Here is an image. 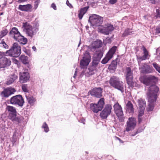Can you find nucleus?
Returning a JSON list of instances; mask_svg holds the SVG:
<instances>
[{
    "label": "nucleus",
    "mask_w": 160,
    "mask_h": 160,
    "mask_svg": "<svg viewBox=\"0 0 160 160\" xmlns=\"http://www.w3.org/2000/svg\"><path fill=\"white\" fill-rule=\"evenodd\" d=\"M156 32L157 34H160V25L156 28Z\"/></svg>",
    "instance_id": "48"
},
{
    "label": "nucleus",
    "mask_w": 160,
    "mask_h": 160,
    "mask_svg": "<svg viewBox=\"0 0 160 160\" xmlns=\"http://www.w3.org/2000/svg\"><path fill=\"white\" fill-rule=\"evenodd\" d=\"M117 0H109V2L111 4H113L116 3Z\"/></svg>",
    "instance_id": "50"
},
{
    "label": "nucleus",
    "mask_w": 160,
    "mask_h": 160,
    "mask_svg": "<svg viewBox=\"0 0 160 160\" xmlns=\"http://www.w3.org/2000/svg\"><path fill=\"white\" fill-rule=\"evenodd\" d=\"M112 109V106L110 104H106L100 114V117L102 119H106L111 113Z\"/></svg>",
    "instance_id": "13"
},
{
    "label": "nucleus",
    "mask_w": 160,
    "mask_h": 160,
    "mask_svg": "<svg viewBox=\"0 0 160 160\" xmlns=\"http://www.w3.org/2000/svg\"><path fill=\"white\" fill-rule=\"evenodd\" d=\"M28 86L27 84H23L22 85V90L25 92H28Z\"/></svg>",
    "instance_id": "40"
},
{
    "label": "nucleus",
    "mask_w": 160,
    "mask_h": 160,
    "mask_svg": "<svg viewBox=\"0 0 160 160\" xmlns=\"http://www.w3.org/2000/svg\"><path fill=\"white\" fill-rule=\"evenodd\" d=\"M145 109H139V111L138 117H142L144 114Z\"/></svg>",
    "instance_id": "45"
},
{
    "label": "nucleus",
    "mask_w": 160,
    "mask_h": 160,
    "mask_svg": "<svg viewBox=\"0 0 160 160\" xmlns=\"http://www.w3.org/2000/svg\"><path fill=\"white\" fill-rule=\"evenodd\" d=\"M26 97L28 103L31 105L33 106L34 104V102L36 101L35 98L32 96L30 97L26 96Z\"/></svg>",
    "instance_id": "31"
},
{
    "label": "nucleus",
    "mask_w": 160,
    "mask_h": 160,
    "mask_svg": "<svg viewBox=\"0 0 160 160\" xmlns=\"http://www.w3.org/2000/svg\"><path fill=\"white\" fill-rule=\"evenodd\" d=\"M32 49L34 51H36V47L34 46H33L32 47Z\"/></svg>",
    "instance_id": "64"
},
{
    "label": "nucleus",
    "mask_w": 160,
    "mask_h": 160,
    "mask_svg": "<svg viewBox=\"0 0 160 160\" xmlns=\"http://www.w3.org/2000/svg\"><path fill=\"white\" fill-rule=\"evenodd\" d=\"M141 73L144 74H149L153 72V69L152 67L146 63H144L139 68Z\"/></svg>",
    "instance_id": "16"
},
{
    "label": "nucleus",
    "mask_w": 160,
    "mask_h": 160,
    "mask_svg": "<svg viewBox=\"0 0 160 160\" xmlns=\"http://www.w3.org/2000/svg\"><path fill=\"white\" fill-rule=\"evenodd\" d=\"M42 128L44 129V131L46 132H48L49 131V128L48 125L45 122L43 123Z\"/></svg>",
    "instance_id": "38"
},
{
    "label": "nucleus",
    "mask_w": 160,
    "mask_h": 160,
    "mask_svg": "<svg viewBox=\"0 0 160 160\" xmlns=\"http://www.w3.org/2000/svg\"><path fill=\"white\" fill-rule=\"evenodd\" d=\"M132 29L130 28H127L126 29L122 35V36L123 37H126L129 35L132 34Z\"/></svg>",
    "instance_id": "33"
},
{
    "label": "nucleus",
    "mask_w": 160,
    "mask_h": 160,
    "mask_svg": "<svg viewBox=\"0 0 160 160\" xmlns=\"http://www.w3.org/2000/svg\"><path fill=\"white\" fill-rule=\"evenodd\" d=\"M13 146L16 145V142L15 140H13L12 141Z\"/></svg>",
    "instance_id": "60"
},
{
    "label": "nucleus",
    "mask_w": 160,
    "mask_h": 160,
    "mask_svg": "<svg viewBox=\"0 0 160 160\" xmlns=\"http://www.w3.org/2000/svg\"><path fill=\"white\" fill-rule=\"evenodd\" d=\"M102 47V42H99V43L98 45L96 46L97 48H99Z\"/></svg>",
    "instance_id": "61"
},
{
    "label": "nucleus",
    "mask_w": 160,
    "mask_h": 160,
    "mask_svg": "<svg viewBox=\"0 0 160 160\" xmlns=\"http://www.w3.org/2000/svg\"><path fill=\"white\" fill-rule=\"evenodd\" d=\"M104 99L103 98H100L97 103H92L90 105V109L93 112L97 113L101 111L103 108L105 104Z\"/></svg>",
    "instance_id": "9"
},
{
    "label": "nucleus",
    "mask_w": 160,
    "mask_h": 160,
    "mask_svg": "<svg viewBox=\"0 0 160 160\" xmlns=\"http://www.w3.org/2000/svg\"><path fill=\"white\" fill-rule=\"evenodd\" d=\"M27 1V0H18V2L19 3H21L22 2H24Z\"/></svg>",
    "instance_id": "57"
},
{
    "label": "nucleus",
    "mask_w": 160,
    "mask_h": 160,
    "mask_svg": "<svg viewBox=\"0 0 160 160\" xmlns=\"http://www.w3.org/2000/svg\"><path fill=\"white\" fill-rule=\"evenodd\" d=\"M103 89L101 87L94 88L89 90L88 94V95H90L91 96L95 97L100 98L102 97Z\"/></svg>",
    "instance_id": "15"
},
{
    "label": "nucleus",
    "mask_w": 160,
    "mask_h": 160,
    "mask_svg": "<svg viewBox=\"0 0 160 160\" xmlns=\"http://www.w3.org/2000/svg\"><path fill=\"white\" fill-rule=\"evenodd\" d=\"M118 59L117 58L115 60H113L108 68L109 70L112 72H114L116 69L117 65V61Z\"/></svg>",
    "instance_id": "24"
},
{
    "label": "nucleus",
    "mask_w": 160,
    "mask_h": 160,
    "mask_svg": "<svg viewBox=\"0 0 160 160\" xmlns=\"http://www.w3.org/2000/svg\"><path fill=\"white\" fill-rule=\"evenodd\" d=\"M117 48L118 47L117 46H113L110 49L105 57L102 60L101 62V63L104 64L108 63L112 58Z\"/></svg>",
    "instance_id": "10"
},
{
    "label": "nucleus",
    "mask_w": 160,
    "mask_h": 160,
    "mask_svg": "<svg viewBox=\"0 0 160 160\" xmlns=\"http://www.w3.org/2000/svg\"><path fill=\"white\" fill-rule=\"evenodd\" d=\"M51 7L54 10H56L57 9V7L55 4L54 3H52L51 4Z\"/></svg>",
    "instance_id": "52"
},
{
    "label": "nucleus",
    "mask_w": 160,
    "mask_h": 160,
    "mask_svg": "<svg viewBox=\"0 0 160 160\" xmlns=\"http://www.w3.org/2000/svg\"><path fill=\"white\" fill-rule=\"evenodd\" d=\"M85 119L84 118H82L81 119L80 122L84 124H85Z\"/></svg>",
    "instance_id": "55"
},
{
    "label": "nucleus",
    "mask_w": 160,
    "mask_h": 160,
    "mask_svg": "<svg viewBox=\"0 0 160 160\" xmlns=\"http://www.w3.org/2000/svg\"><path fill=\"white\" fill-rule=\"evenodd\" d=\"M18 78V76L17 75L14 74L11 75L9 76L7 80L6 84L8 85H10L12 84Z\"/></svg>",
    "instance_id": "26"
},
{
    "label": "nucleus",
    "mask_w": 160,
    "mask_h": 160,
    "mask_svg": "<svg viewBox=\"0 0 160 160\" xmlns=\"http://www.w3.org/2000/svg\"><path fill=\"white\" fill-rule=\"evenodd\" d=\"M138 122L139 123H140L142 121V118L140 117H138Z\"/></svg>",
    "instance_id": "53"
},
{
    "label": "nucleus",
    "mask_w": 160,
    "mask_h": 160,
    "mask_svg": "<svg viewBox=\"0 0 160 160\" xmlns=\"http://www.w3.org/2000/svg\"><path fill=\"white\" fill-rule=\"evenodd\" d=\"M7 109L9 112V118L12 121L18 123H20L21 119L20 117L17 116V111L16 108L10 106H7Z\"/></svg>",
    "instance_id": "5"
},
{
    "label": "nucleus",
    "mask_w": 160,
    "mask_h": 160,
    "mask_svg": "<svg viewBox=\"0 0 160 160\" xmlns=\"http://www.w3.org/2000/svg\"><path fill=\"white\" fill-rule=\"evenodd\" d=\"M66 3L67 4V5L68 6H69V7H70V6L69 5H70L72 7V6L71 5V4L69 3V1L68 0H67V2H66Z\"/></svg>",
    "instance_id": "59"
},
{
    "label": "nucleus",
    "mask_w": 160,
    "mask_h": 160,
    "mask_svg": "<svg viewBox=\"0 0 160 160\" xmlns=\"http://www.w3.org/2000/svg\"><path fill=\"white\" fill-rule=\"evenodd\" d=\"M19 32L18 28L16 27H13L12 28V30L10 31L9 34L10 35L12 34L15 35V34Z\"/></svg>",
    "instance_id": "36"
},
{
    "label": "nucleus",
    "mask_w": 160,
    "mask_h": 160,
    "mask_svg": "<svg viewBox=\"0 0 160 160\" xmlns=\"http://www.w3.org/2000/svg\"><path fill=\"white\" fill-rule=\"evenodd\" d=\"M114 29V28L112 25L108 24L107 26L103 28H102L99 29L100 32L104 35H108Z\"/></svg>",
    "instance_id": "21"
},
{
    "label": "nucleus",
    "mask_w": 160,
    "mask_h": 160,
    "mask_svg": "<svg viewBox=\"0 0 160 160\" xmlns=\"http://www.w3.org/2000/svg\"><path fill=\"white\" fill-rule=\"evenodd\" d=\"M22 50L27 55L30 56L31 55L30 51L29 49H26L25 47H23Z\"/></svg>",
    "instance_id": "41"
},
{
    "label": "nucleus",
    "mask_w": 160,
    "mask_h": 160,
    "mask_svg": "<svg viewBox=\"0 0 160 160\" xmlns=\"http://www.w3.org/2000/svg\"><path fill=\"white\" fill-rule=\"evenodd\" d=\"M91 60V56L89 52L87 51L83 54L82 59L80 62V67L81 69L87 68Z\"/></svg>",
    "instance_id": "8"
},
{
    "label": "nucleus",
    "mask_w": 160,
    "mask_h": 160,
    "mask_svg": "<svg viewBox=\"0 0 160 160\" xmlns=\"http://www.w3.org/2000/svg\"><path fill=\"white\" fill-rule=\"evenodd\" d=\"M40 2V0H36L35 2H34V8L35 9H36L38 7L39 3Z\"/></svg>",
    "instance_id": "47"
},
{
    "label": "nucleus",
    "mask_w": 160,
    "mask_h": 160,
    "mask_svg": "<svg viewBox=\"0 0 160 160\" xmlns=\"http://www.w3.org/2000/svg\"><path fill=\"white\" fill-rule=\"evenodd\" d=\"M117 139L119 141V142L120 143H123L124 142L122 140H121L120 138H118V137H117Z\"/></svg>",
    "instance_id": "62"
},
{
    "label": "nucleus",
    "mask_w": 160,
    "mask_h": 160,
    "mask_svg": "<svg viewBox=\"0 0 160 160\" xmlns=\"http://www.w3.org/2000/svg\"><path fill=\"white\" fill-rule=\"evenodd\" d=\"M18 39V41L19 42L20 44L22 45L26 44L28 42L27 39L22 35L20 37V38Z\"/></svg>",
    "instance_id": "30"
},
{
    "label": "nucleus",
    "mask_w": 160,
    "mask_h": 160,
    "mask_svg": "<svg viewBox=\"0 0 160 160\" xmlns=\"http://www.w3.org/2000/svg\"><path fill=\"white\" fill-rule=\"evenodd\" d=\"M143 55L139 57H137V59L138 62H140L142 61L148 59L150 57L149 54V52L146 48L144 46H142Z\"/></svg>",
    "instance_id": "19"
},
{
    "label": "nucleus",
    "mask_w": 160,
    "mask_h": 160,
    "mask_svg": "<svg viewBox=\"0 0 160 160\" xmlns=\"http://www.w3.org/2000/svg\"><path fill=\"white\" fill-rule=\"evenodd\" d=\"M21 47L17 42H14L12 44L10 49L6 52V56L13 57H18L21 53Z\"/></svg>",
    "instance_id": "3"
},
{
    "label": "nucleus",
    "mask_w": 160,
    "mask_h": 160,
    "mask_svg": "<svg viewBox=\"0 0 160 160\" xmlns=\"http://www.w3.org/2000/svg\"><path fill=\"white\" fill-rule=\"evenodd\" d=\"M127 110L128 111L129 113L133 112L134 109L133 107V105L130 101H128L126 105Z\"/></svg>",
    "instance_id": "27"
},
{
    "label": "nucleus",
    "mask_w": 160,
    "mask_h": 160,
    "mask_svg": "<svg viewBox=\"0 0 160 160\" xmlns=\"http://www.w3.org/2000/svg\"><path fill=\"white\" fill-rule=\"evenodd\" d=\"M11 64V61L9 58L4 57L0 58V69L9 66Z\"/></svg>",
    "instance_id": "20"
},
{
    "label": "nucleus",
    "mask_w": 160,
    "mask_h": 160,
    "mask_svg": "<svg viewBox=\"0 0 160 160\" xmlns=\"http://www.w3.org/2000/svg\"><path fill=\"white\" fill-rule=\"evenodd\" d=\"M8 32L7 29H5L2 30L1 32V34L0 35V38H2L3 37L6 36Z\"/></svg>",
    "instance_id": "39"
},
{
    "label": "nucleus",
    "mask_w": 160,
    "mask_h": 160,
    "mask_svg": "<svg viewBox=\"0 0 160 160\" xmlns=\"http://www.w3.org/2000/svg\"><path fill=\"white\" fill-rule=\"evenodd\" d=\"M143 130V129L138 128V129H137L136 131V132H138V133H139L142 132Z\"/></svg>",
    "instance_id": "54"
},
{
    "label": "nucleus",
    "mask_w": 160,
    "mask_h": 160,
    "mask_svg": "<svg viewBox=\"0 0 160 160\" xmlns=\"http://www.w3.org/2000/svg\"><path fill=\"white\" fill-rule=\"evenodd\" d=\"M153 89H155V93L154 94H151V93H152L151 92H152V91H150L149 92L147 93V98L149 102L148 109V111H151L153 110L154 107V103L156 101L158 97V88H152V89L153 90ZM152 91H153V90Z\"/></svg>",
    "instance_id": "2"
},
{
    "label": "nucleus",
    "mask_w": 160,
    "mask_h": 160,
    "mask_svg": "<svg viewBox=\"0 0 160 160\" xmlns=\"http://www.w3.org/2000/svg\"><path fill=\"white\" fill-rule=\"evenodd\" d=\"M140 80L144 84L147 86H150L147 92H149L150 90L152 91V90H153V91H152L151 92V94H154L155 93V89H152L153 88H158V92L159 88L155 85L158 81V79L157 77L152 75H145L140 77Z\"/></svg>",
    "instance_id": "1"
},
{
    "label": "nucleus",
    "mask_w": 160,
    "mask_h": 160,
    "mask_svg": "<svg viewBox=\"0 0 160 160\" xmlns=\"http://www.w3.org/2000/svg\"><path fill=\"white\" fill-rule=\"evenodd\" d=\"M126 69L125 74L127 83L129 86L133 88L134 87V82L132 72L129 67H127Z\"/></svg>",
    "instance_id": "12"
},
{
    "label": "nucleus",
    "mask_w": 160,
    "mask_h": 160,
    "mask_svg": "<svg viewBox=\"0 0 160 160\" xmlns=\"http://www.w3.org/2000/svg\"><path fill=\"white\" fill-rule=\"evenodd\" d=\"M3 45L4 48L6 49H7L8 48V46L6 43L4 44Z\"/></svg>",
    "instance_id": "58"
},
{
    "label": "nucleus",
    "mask_w": 160,
    "mask_h": 160,
    "mask_svg": "<svg viewBox=\"0 0 160 160\" xmlns=\"http://www.w3.org/2000/svg\"><path fill=\"white\" fill-rule=\"evenodd\" d=\"M10 101L11 104L18 105L20 107H22L25 102L22 96L20 94L12 97L10 98Z\"/></svg>",
    "instance_id": "11"
},
{
    "label": "nucleus",
    "mask_w": 160,
    "mask_h": 160,
    "mask_svg": "<svg viewBox=\"0 0 160 160\" xmlns=\"http://www.w3.org/2000/svg\"><path fill=\"white\" fill-rule=\"evenodd\" d=\"M22 35L19 32L15 34L13 36V38L16 40V41H18V39H19L20 37Z\"/></svg>",
    "instance_id": "43"
},
{
    "label": "nucleus",
    "mask_w": 160,
    "mask_h": 160,
    "mask_svg": "<svg viewBox=\"0 0 160 160\" xmlns=\"http://www.w3.org/2000/svg\"><path fill=\"white\" fill-rule=\"evenodd\" d=\"M32 6L30 4L26 5H20L18 6V9L22 11L27 12H31Z\"/></svg>",
    "instance_id": "22"
},
{
    "label": "nucleus",
    "mask_w": 160,
    "mask_h": 160,
    "mask_svg": "<svg viewBox=\"0 0 160 160\" xmlns=\"http://www.w3.org/2000/svg\"><path fill=\"white\" fill-rule=\"evenodd\" d=\"M114 35H112L111 37H107L103 40V42L105 44H110L113 40Z\"/></svg>",
    "instance_id": "32"
},
{
    "label": "nucleus",
    "mask_w": 160,
    "mask_h": 160,
    "mask_svg": "<svg viewBox=\"0 0 160 160\" xmlns=\"http://www.w3.org/2000/svg\"><path fill=\"white\" fill-rule=\"evenodd\" d=\"M152 65L155 70L159 73H160V65H159L156 62L152 63Z\"/></svg>",
    "instance_id": "37"
},
{
    "label": "nucleus",
    "mask_w": 160,
    "mask_h": 160,
    "mask_svg": "<svg viewBox=\"0 0 160 160\" xmlns=\"http://www.w3.org/2000/svg\"><path fill=\"white\" fill-rule=\"evenodd\" d=\"M138 102L139 109H145L146 104V102L144 99L140 98L138 100Z\"/></svg>",
    "instance_id": "28"
},
{
    "label": "nucleus",
    "mask_w": 160,
    "mask_h": 160,
    "mask_svg": "<svg viewBox=\"0 0 160 160\" xmlns=\"http://www.w3.org/2000/svg\"><path fill=\"white\" fill-rule=\"evenodd\" d=\"M4 55V53L3 52H0V56H2Z\"/></svg>",
    "instance_id": "63"
},
{
    "label": "nucleus",
    "mask_w": 160,
    "mask_h": 160,
    "mask_svg": "<svg viewBox=\"0 0 160 160\" xmlns=\"http://www.w3.org/2000/svg\"><path fill=\"white\" fill-rule=\"evenodd\" d=\"M16 91L15 89L11 87L5 88L0 93L1 97L7 98L11 95L13 94Z\"/></svg>",
    "instance_id": "17"
},
{
    "label": "nucleus",
    "mask_w": 160,
    "mask_h": 160,
    "mask_svg": "<svg viewBox=\"0 0 160 160\" xmlns=\"http://www.w3.org/2000/svg\"><path fill=\"white\" fill-rule=\"evenodd\" d=\"M99 62L92 58V62L89 65L92 66L93 67L96 68L99 63Z\"/></svg>",
    "instance_id": "35"
},
{
    "label": "nucleus",
    "mask_w": 160,
    "mask_h": 160,
    "mask_svg": "<svg viewBox=\"0 0 160 160\" xmlns=\"http://www.w3.org/2000/svg\"><path fill=\"white\" fill-rule=\"evenodd\" d=\"M38 26L36 25L35 27H33L27 22L23 23V27L26 30V33L31 38L35 35L38 31Z\"/></svg>",
    "instance_id": "6"
},
{
    "label": "nucleus",
    "mask_w": 160,
    "mask_h": 160,
    "mask_svg": "<svg viewBox=\"0 0 160 160\" xmlns=\"http://www.w3.org/2000/svg\"><path fill=\"white\" fill-rule=\"evenodd\" d=\"M28 58L24 55H22L19 57V60L24 64H27L28 63Z\"/></svg>",
    "instance_id": "29"
},
{
    "label": "nucleus",
    "mask_w": 160,
    "mask_h": 160,
    "mask_svg": "<svg viewBox=\"0 0 160 160\" xmlns=\"http://www.w3.org/2000/svg\"><path fill=\"white\" fill-rule=\"evenodd\" d=\"M155 16L157 18H160V9L159 8L156 9Z\"/></svg>",
    "instance_id": "46"
},
{
    "label": "nucleus",
    "mask_w": 160,
    "mask_h": 160,
    "mask_svg": "<svg viewBox=\"0 0 160 160\" xmlns=\"http://www.w3.org/2000/svg\"><path fill=\"white\" fill-rule=\"evenodd\" d=\"M103 52L101 51H97L93 55L92 58L100 62L101 58L103 56Z\"/></svg>",
    "instance_id": "23"
},
{
    "label": "nucleus",
    "mask_w": 160,
    "mask_h": 160,
    "mask_svg": "<svg viewBox=\"0 0 160 160\" xmlns=\"http://www.w3.org/2000/svg\"><path fill=\"white\" fill-rule=\"evenodd\" d=\"M96 68L93 67L92 66L89 65V67L88 68V71H87V72L89 75H92L95 74L94 71L96 69Z\"/></svg>",
    "instance_id": "34"
},
{
    "label": "nucleus",
    "mask_w": 160,
    "mask_h": 160,
    "mask_svg": "<svg viewBox=\"0 0 160 160\" xmlns=\"http://www.w3.org/2000/svg\"><path fill=\"white\" fill-rule=\"evenodd\" d=\"M113 107L115 111L122 109L121 106L118 102L114 104Z\"/></svg>",
    "instance_id": "42"
},
{
    "label": "nucleus",
    "mask_w": 160,
    "mask_h": 160,
    "mask_svg": "<svg viewBox=\"0 0 160 160\" xmlns=\"http://www.w3.org/2000/svg\"><path fill=\"white\" fill-rule=\"evenodd\" d=\"M149 1L151 3L153 4H155L159 0H149Z\"/></svg>",
    "instance_id": "51"
},
{
    "label": "nucleus",
    "mask_w": 160,
    "mask_h": 160,
    "mask_svg": "<svg viewBox=\"0 0 160 160\" xmlns=\"http://www.w3.org/2000/svg\"><path fill=\"white\" fill-rule=\"evenodd\" d=\"M136 118L134 117L129 118L126 122V131L129 132L134 129L136 125Z\"/></svg>",
    "instance_id": "14"
},
{
    "label": "nucleus",
    "mask_w": 160,
    "mask_h": 160,
    "mask_svg": "<svg viewBox=\"0 0 160 160\" xmlns=\"http://www.w3.org/2000/svg\"><path fill=\"white\" fill-rule=\"evenodd\" d=\"M89 6H87L81 8L78 12V17L79 20H81L84 15L87 12L89 8Z\"/></svg>",
    "instance_id": "25"
},
{
    "label": "nucleus",
    "mask_w": 160,
    "mask_h": 160,
    "mask_svg": "<svg viewBox=\"0 0 160 160\" xmlns=\"http://www.w3.org/2000/svg\"><path fill=\"white\" fill-rule=\"evenodd\" d=\"M19 82L21 83L27 82L30 78V75L27 71H24L19 73Z\"/></svg>",
    "instance_id": "18"
},
{
    "label": "nucleus",
    "mask_w": 160,
    "mask_h": 160,
    "mask_svg": "<svg viewBox=\"0 0 160 160\" xmlns=\"http://www.w3.org/2000/svg\"><path fill=\"white\" fill-rule=\"evenodd\" d=\"M109 84L111 86L120 91L122 92H123V86L122 82H120L117 77L115 76L112 77L109 80Z\"/></svg>",
    "instance_id": "7"
},
{
    "label": "nucleus",
    "mask_w": 160,
    "mask_h": 160,
    "mask_svg": "<svg viewBox=\"0 0 160 160\" xmlns=\"http://www.w3.org/2000/svg\"><path fill=\"white\" fill-rule=\"evenodd\" d=\"M115 113L118 117L119 116H122L123 115V112L122 109L115 111Z\"/></svg>",
    "instance_id": "44"
},
{
    "label": "nucleus",
    "mask_w": 160,
    "mask_h": 160,
    "mask_svg": "<svg viewBox=\"0 0 160 160\" xmlns=\"http://www.w3.org/2000/svg\"><path fill=\"white\" fill-rule=\"evenodd\" d=\"M88 22L93 27L99 26L103 22V18L98 15L92 14L89 17Z\"/></svg>",
    "instance_id": "4"
},
{
    "label": "nucleus",
    "mask_w": 160,
    "mask_h": 160,
    "mask_svg": "<svg viewBox=\"0 0 160 160\" xmlns=\"http://www.w3.org/2000/svg\"><path fill=\"white\" fill-rule=\"evenodd\" d=\"M138 134V132H136L134 131L133 132H132V133H130V135L131 136H134Z\"/></svg>",
    "instance_id": "49"
},
{
    "label": "nucleus",
    "mask_w": 160,
    "mask_h": 160,
    "mask_svg": "<svg viewBox=\"0 0 160 160\" xmlns=\"http://www.w3.org/2000/svg\"><path fill=\"white\" fill-rule=\"evenodd\" d=\"M77 69H76L75 70V73H74V76H73V77L74 78H76V76L77 75Z\"/></svg>",
    "instance_id": "56"
}]
</instances>
